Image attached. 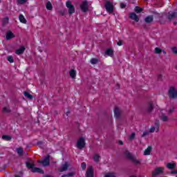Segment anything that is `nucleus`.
<instances>
[{"label":"nucleus","instance_id":"1","mask_svg":"<svg viewBox=\"0 0 177 177\" xmlns=\"http://www.w3.org/2000/svg\"><path fill=\"white\" fill-rule=\"evenodd\" d=\"M124 156H126V157H127V158H129V160H131V161H132V162H134L136 164V165H139V164H140V161H142L140 160L136 159V158L133 157V156H132V153L128 151H126L124 152Z\"/></svg>","mask_w":177,"mask_h":177},{"label":"nucleus","instance_id":"2","mask_svg":"<svg viewBox=\"0 0 177 177\" xmlns=\"http://www.w3.org/2000/svg\"><path fill=\"white\" fill-rule=\"evenodd\" d=\"M169 97L170 99H177V89L176 87L171 86L168 91Z\"/></svg>","mask_w":177,"mask_h":177},{"label":"nucleus","instance_id":"3","mask_svg":"<svg viewBox=\"0 0 177 177\" xmlns=\"http://www.w3.org/2000/svg\"><path fill=\"white\" fill-rule=\"evenodd\" d=\"M66 8H68V15H73V13H75V8L73 5V3H71V1H66Z\"/></svg>","mask_w":177,"mask_h":177},{"label":"nucleus","instance_id":"4","mask_svg":"<svg viewBox=\"0 0 177 177\" xmlns=\"http://www.w3.org/2000/svg\"><path fill=\"white\" fill-rule=\"evenodd\" d=\"M76 147L80 150H82V149L85 147V138H84L83 137L79 138V140H77Z\"/></svg>","mask_w":177,"mask_h":177},{"label":"nucleus","instance_id":"5","mask_svg":"<svg viewBox=\"0 0 177 177\" xmlns=\"http://www.w3.org/2000/svg\"><path fill=\"white\" fill-rule=\"evenodd\" d=\"M161 174H164V167H156L152 171V177L158 176V175H161Z\"/></svg>","mask_w":177,"mask_h":177},{"label":"nucleus","instance_id":"6","mask_svg":"<svg viewBox=\"0 0 177 177\" xmlns=\"http://www.w3.org/2000/svg\"><path fill=\"white\" fill-rule=\"evenodd\" d=\"M50 156L49 155H47L43 160H37V162H39V164H43V167H48V165L50 164Z\"/></svg>","mask_w":177,"mask_h":177},{"label":"nucleus","instance_id":"7","mask_svg":"<svg viewBox=\"0 0 177 177\" xmlns=\"http://www.w3.org/2000/svg\"><path fill=\"white\" fill-rule=\"evenodd\" d=\"M105 9L108 13H113L114 11V7L110 1H106L105 3Z\"/></svg>","mask_w":177,"mask_h":177},{"label":"nucleus","instance_id":"8","mask_svg":"<svg viewBox=\"0 0 177 177\" xmlns=\"http://www.w3.org/2000/svg\"><path fill=\"white\" fill-rule=\"evenodd\" d=\"M155 131L156 132H158V131H160V121H156L155 122V126H152L149 130V133H153V132H155Z\"/></svg>","mask_w":177,"mask_h":177},{"label":"nucleus","instance_id":"9","mask_svg":"<svg viewBox=\"0 0 177 177\" xmlns=\"http://www.w3.org/2000/svg\"><path fill=\"white\" fill-rule=\"evenodd\" d=\"M167 17L168 20H169V21H171L172 20H175V19L177 18V12L170 11L168 12Z\"/></svg>","mask_w":177,"mask_h":177},{"label":"nucleus","instance_id":"10","mask_svg":"<svg viewBox=\"0 0 177 177\" xmlns=\"http://www.w3.org/2000/svg\"><path fill=\"white\" fill-rule=\"evenodd\" d=\"M86 177H93V167L89 166L86 172Z\"/></svg>","mask_w":177,"mask_h":177},{"label":"nucleus","instance_id":"11","mask_svg":"<svg viewBox=\"0 0 177 177\" xmlns=\"http://www.w3.org/2000/svg\"><path fill=\"white\" fill-rule=\"evenodd\" d=\"M80 8L82 10V12H86L88 10V2L83 1L80 5Z\"/></svg>","mask_w":177,"mask_h":177},{"label":"nucleus","instance_id":"12","mask_svg":"<svg viewBox=\"0 0 177 177\" xmlns=\"http://www.w3.org/2000/svg\"><path fill=\"white\" fill-rule=\"evenodd\" d=\"M67 169H68V163L66 162L59 168V172H64V171H67Z\"/></svg>","mask_w":177,"mask_h":177},{"label":"nucleus","instance_id":"13","mask_svg":"<svg viewBox=\"0 0 177 177\" xmlns=\"http://www.w3.org/2000/svg\"><path fill=\"white\" fill-rule=\"evenodd\" d=\"M129 17L130 19H131V20H134V21H137V22L139 21V17L135 12H131L130 14Z\"/></svg>","mask_w":177,"mask_h":177},{"label":"nucleus","instance_id":"14","mask_svg":"<svg viewBox=\"0 0 177 177\" xmlns=\"http://www.w3.org/2000/svg\"><path fill=\"white\" fill-rule=\"evenodd\" d=\"M160 120H162V121H163V122H167V121H168L169 118L168 116L164 113V110L162 111V115L160 116Z\"/></svg>","mask_w":177,"mask_h":177},{"label":"nucleus","instance_id":"15","mask_svg":"<svg viewBox=\"0 0 177 177\" xmlns=\"http://www.w3.org/2000/svg\"><path fill=\"white\" fill-rule=\"evenodd\" d=\"M153 20H154V17H153V15H149L147 16L145 19V23H147V24L152 23Z\"/></svg>","mask_w":177,"mask_h":177},{"label":"nucleus","instance_id":"16","mask_svg":"<svg viewBox=\"0 0 177 177\" xmlns=\"http://www.w3.org/2000/svg\"><path fill=\"white\" fill-rule=\"evenodd\" d=\"M24 50H26V48L24 46H21L19 49L16 50V55H23L24 53Z\"/></svg>","mask_w":177,"mask_h":177},{"label":"nucleus","instance_id":"17","mask_svg":"<svg viewBox=\"0 0 177 177\" xmlns=\"http://www.w3.org/2000/svg\"><path fill=\"white\" fill-rule=\"evenodd\" d=\"M32 172L33 173H37V174H44V170H42L41 168L39 167H35L32 169Z\"/></svg>","mask_w":177,"mask_h":177},{"label":"nucleus","instance_id":"18","mask_svg":"<svg viewBox=\"0 0 177 177\" xmlns=\"http://www.w3.org/2000/svg\"><path fill=\"white\" fill-rule=\"evenodd\" d=\"M114 114H115V117H116V118H118L120 117V115L121 114V111L120 110V108H118V107L115 108Z\"/></svg>","mask_w":177,"mask_h":177},{"label":"nucleus","instance_id":"19","mask_svg":"<svg viewBox=\"0 0 177 177\" xmlns=\"http://www.w3.org/2000/svg\"><path fill=\"white\" fill-rule=\"evenodd\" d=\"M152 148L151 147H148L144 151V156H150V153H151Z\"/></svg>","mask_w":177,"mask_h":177},{"label":"nucleus","instance_id":"20","mask_svg":"<svg viewBox=\"0 0 177 177\" xmlns=\"http://www.w3.org/2000/svg\"><path fill=\"white\" fill-rule=\"evenodd\" d=\"M46 8L47 10H53V6H52V3H50V1H48L46 3Z\"/></svg>","mask_w":177,"mask_h":177},{"label":"nucleus","instance_id":"21","mask_svg":"<svg viewBox=\"0 0 177 177\" xmlns=\"http://www.w3.org/2000/svg\"><path fill=\"white\" fill-rule=\"evenodd\" d=\"M69 75L71 77V78H75V76L77 75V72L74 69H71L69 72Z\"/></svg>","mask_w":177,"mask_h":177},{"label":"nucleus","instance_id":"22","mask_svg":"<svg viewBox=\"0 0 177 177\" xmlns=\"http://www.w3.org/2000/svg\"><path fill=\"white\" fill-rule=\"evenodd\" d=\"M12 38H15V35L12 32H8L6 35V39H12Z\"/></svg>","mask_w":177,"mask_h":177},{"label":"nucleus","instance_id":"23","mask_svg":"<svg viewBox=\"0 0 177 177\" xmlns=\"http://www.w3.org/2000/svg\"><path fill=\"white\" fill-rule=\"evenodd\" d=\"M19 19L21 23H24V24H26V23H27V20H26V18H24V16H23V15H20Z\"/></svg>","mask_w":177,"mask_h":177},{"label":"nucleus","instance_id":"24","mask_svg":"<svg viewBox=\"0 0 177 177\" xmlns=\"http://www.w3.org/2000/svg\"><path fill=\"white\" fill-rule=\"evenodd\" d=\"M152 111H153V102H149L148 107L147 109V111L148 113H151Z\"/></svg>","mask_w":177,"mask_h":177},{"label":"nucleus","instance_id":"25","mask_svg":"<svg viewBox=\"0 0 177 177\" xmlns=\"http://www.w3.org/2000/svg\"><path fill=\"white\" fill-rule=\"evenodd\" d=\"M175 167H176V163H167V168H168L169 169H174Z\"/></svg>","mask_w":177,"mask_h":177},{"label":"nucleus","instance_id":"26","mask_svg":"<svg viewBox=\"0 0 177 177\" xmlns=\"http://www.w3.org/2000/svg\"><path fill=\"white\" fill-rule=\"evenodd\" d=\"M105 53L108 55V56H113V55H114V52L113 51L112 49L109 48L106 50Z\"/></svg>","mask_w":177,"mask_h":177},{"label":"nucleus","instance_id":"27","mask_svg":"<svg viewBox=\"0 0 177 177\" xmlns=\"http://www.w3.org/2000/svg\"><path fill=\"white\" fill-rule=\"evenodd\" d=\"M28 0H17V5H24V3H27Z\"/></svg>","mask_w":177,"mask_h":177},{"label":"nucleus","instance_id":"28","mask_svg":"<svg viewBox=\"0 0 177 177\" xmlns=\"http://www.w3.org/2000/svg\"><path fill=\"white\" fill-rule=\"evenodd\" d=\"M75 175V172L68 173L67 174H64L62 177H73Z\"/></svg>","mask_w":177,"mask_h":177},{"label":"nucleus","instance_id":"29","mask_svg":"<svg viewBox=\"0 0 177 177\" xmlns=\"http://www.w3.org/2000/svg\"><path fill=\"white\" fill-rule=\"evenodd\" d=\"M24 96L28 99H32V95L30 94L28 92L25 91L24 93Z\"/></svg>","mask_w":177,"mask_h":177},{"label":"nucleus","instance_id":"30","mask_svg":"<svg viewBox=\"0 0 177 177\" xmlns=\"http://www.w3.org/2000/svg\"><path fill=\"white\" fill-rule=\"evenodd\" d=\"M24 152V150L23 149V148L19 147L17 149V153H18L19 156H22Z\"/></svg>","mask_w":177,"mask_h":177},{"label":"nucleus","instance_id":"31","mask_svg":"<svg viewBox=\"0 0 177 177\" xmlns=\"http://www.w3.org/2000/svg\"><path fill=\"white\" fill-rule=\"evenodd\" d=\"M26 167L28 168H30L31 169H33V168H35V165L34 163L27 162Z\"/></svg>","mask_w":177,"mask_h":177},{"label":"nucleus","instance_id":"32","mask_svg":"<svg viewBox=\"0 0 177 177\" xmlns=\"http://www.w3.org/2000/svg\"><path fill=\"white\" fill-rule=\"evenodd\" d=\"M143 11V8H140V7H139V6H136V8H135V12H136V13H140V12H142Z\"/></svg>","mask_w":177,"mask_h":177},{"label":"nucleus","instance_id":"33","mask_svg":"<svg viewBox=\"0 0 177 177\" xmlns=\"http://www.w3.org/2000/svg\"><path fill=\"white\" fill-rule=\"evenodd\" d=\"M2 139H3V140H12V137L8 135H4L2 136Z\"/></svg>","mask_w":177,"mask_h":177},{"label":"nucleus","instance_id":"34","mask_svg":"<svg viewBox=\"0 0 177 177\" xmlns=\"http://www.w3.org/2000/svg\"><path fill=\"white\" fill-rule=\"evenodd\" d=\"M7 60L10 63H13L15 62V59H13V56L12 55H9L8 57H7Z\"/></svg>","mask_w":177,"mask_h":177},{"label":"nucleus","instance_id":"35","mask_svg":"<svg viewBox=\"0 0 177 177\" xmlns=\"http://www.w3.org/2000/svg\"><path fill=\"white\" fill-rule=\"evenodd\" d=\"M90 62L91 64H97L99 60L96 58H92Z\"/></svg>","mask_w":177,"mask_h":177},{"label":"nucleus","instance_id":"36","mask_svg":"<svg viewBox=\"0 0 177 177\" xmlns=\"http://www.w3.org/2000/svg\"><path fill=\"white\" fill-rule=\"evenodd\" d=\"M174 111H175V107L171 106V107L169 109V111H167V114H168L169 115H171V114H172V113H174Z\"/></svg>","mask_w":177,"mask_h":177},{"label":"nucleus","instance_id":"37","mask_svg":"<svg viewBox=\"0 0 177 177\" xmlns=\"http://www.w3.org/2000/svg\"><path fill=\"white\" fill-rule=\"evenodd\" d=\"M100 158V156L98 154H95L93 157L94 161H95V162H99Z\"/></svg>","mask_w":177,"mask_h":177},{"label":"nucleus","instance_id":"38","mask_svg":"<svg viewBox=\"0 0 177 177\" xmlns=\"http://www.w3.org/2000/svg\"><path fill=\"white\" fill-rule=\"evenodd\" d=\"M104 177H115V174L114 173H107L105 174Z\"/></svg>","mask_w":177,"mask_h":177},{"label":"nucleus","instance_id":"39","mask_svg":"<svg viewBox=\"0 0 177 177\" xmlns=\"http://www.w3.org/2000/svg\"><path fill=\"white\" fill-rule=\"evenodd\" d=\"M8 23H9V18H8V17L4 18L3 20V25L6 26V24H8Z\"/></svg>","mask_w":177,"mask_h":177},{"label":"nucleus","instance_id":"40","mask_svg":"<svg viewBox=\"0 0 177 177\" xmlns=\"http://www.w3.org/2000/svg\"><path fill=\"white\" fill-rule=\"evenodd\" d=\"M161 52H162V50H161L160 48L156 47L155 48V53L160 55V53H161Z\"/></svg>","mask_w":177,"mask_h":177},{"label":"nucleus","instance_id":"41","mask_svg":"<svg viewBox=\"0 0 177 177\" xmlns=\"http://www.w3.org/2000/svg\"><path fill=\"white\" fill-rule=\"evenodd\" d=\"M3 113H10V109L8 106L3 109Z\"/></svg>","mask_w":177,"mask_h":177},{"label":"nucleus","instance_id":"42","mask_svg":"<svg viewBox=\"0 0 177 177\" xmlns=\"http://www.w3.org/2000/svg\"><path fill=\"white\" fill-rule=\"evenodd\" d=\"M136 135V134L135 133H132L131 135L129 136V140H133V139H135Z\"/></svg>","mask_w":177,"mask_h":177},{"label":"nucleus","instance_id":"43","mask_svg":"<svg viewBox=\"0 0 177 177\" xmlns=\"http://www.w3.org/2000/svg\"><path fill=\"white\" fill-rule=\"evenodd\" d=\"M81 167L83 169V171H85V169H86V163L82 162L81 165Z\"/></svg>","mask_w":177,"mask_h":177},{"label":"nucleus","instance_id":"44","mask_svg":"<svg viewBox=\"0 0 177 177\" xmlns=\"http://www.w3.org/2000/svg\"><path fill=\"white\" fill-rule=\"evenodd\" d=\"M171 50L174 55H177V48L176 47H171Z\"/></svg>","mask_w":177,"mask_h":177},{"label":"nucleus","instance_id":"45","mask_svg":"<svg viewBox=\"0 0 177 177\" xmlns=\"http://www.w3.org/2000/svg\"><path fill=\"white\" fill-rule=\"evenodd\" d=\"M149 133H150V131H144L141 136L142 138H145V136H147Z\"/></svg>","mask_w":177,"mask_h":177},{"label":"nucleus","instance_id":"46","mask_svg":"<svg viewBox=\"0 0 177 177\" xmlns=\"http://www.w3.org/2000/svg\"><path fill=\"white\" fill-rule=\"evenodd\" d=\"M126 7H127V5L125 3H120V8L122 9H124V8H126Z\"/></svg>","mask_w":177,"mask_h":177},{"label":"nucleus","instance_id":"47","mask_svg":"<svg viewBox=\"0 0 177 177\" xmlns=\"http://www.w3.org/2000/svg\"><path fill=\"white\" fill-rule=\"evenodd\" d=\"M117 45H118V46H122V41L121 40H120L118 43Z\"/></svg>","mask_w":177,"mask_h":177},{"label":"nucleus","instance_id":"48","mask_svg":"<svg viewBox=\"0 0 177 177\" xmlns=\"http://www.w3.org/2000/svg\"><path fill=\"white\" fill-rule=\"evenodd\" d=\"M158 80H159V81H161V80H162V75H158Z\"/></svg>","mask_w":177,"mask_h":177},{"label":"nucleus","instance_id":"49","mask_svg":"<svg viewBox=\"0 0 177 177\" xmlns=\"http://www.w3.org/2000/svg\"><path fill=\"white\" fill-rule=\"evenodd\" d=\"M59 14L61 15V16H64V10L59 11Z\"/></svg>","mask_w":177,"mask_h":177},{"label":"nucleus","instance_id":"50","mask_svg":"<svg viewBox=\"0 0 177 177\" xmlns=\"http://www.w3.org/2000/svg\"><path fill=\"white\" fill-rule=\"evenodd\" d=\"M119 145H124V142H122V141H119Z\"/></svg>","mask_w":177,"mask_h":177},{"label":"nucleus","instance_id":"51","mask_svg":"<svg viewBox=\"0 0 177 177\" xmlns=\"http://www.w3.org/2000/svg\"><path fill=\"white\" fill-rule=\"evenodd\" d=\"M171 174H177L176 171H171Z\"/></svg>","mask_w":177,"mask_h":177},{"label":"nucleus","instance_id":"52","mask_svg":"<svg viewBox=\"0 0 177 177\" xmlns=\"http://www.w3.org/2000/svg\"><path fill=\"white\" fill-rule=\"evenodd\" d=\"M117 88H116V89H119L120 88V84H117Z\"/></svg>","mask_w":177,"mask_h":177},{"label":"nucleus","instance_id":"53","mask_svg":"<svg viewBox=\"0 0 177 177\" xmlns=\"http://www.w3.org/2000/svg\"><path fill=\"white\" fill-rule=\"evenodd\" d=\"M173 24H174V26H176L177 21H174V22L173 23Z\"/></svg>","mask_w":177,"mask_h":177},{"label":"nucleus","instance_id":"54","mask_svg":"<svg viewBox=\"0 0 177 177\" xmlns=\"http://www.w3.org/2000/svg\"><path fill=\"white\" fill-rule=\"evenodd\" d=\"M68 114H70V112L69 111L66 112V115H68Z\"/></svg>","mask_w":177,"mask_h":177},{"label":"nucleus","instance_id":"55","mask_svg":"<svg viewBox=\"0 0 177 177\" xmlns=\"http://www.w3.org/2000/svg\"><path fill=\"white\" fill-rule=\"evenodd\" d=\"M163 53H164V55H167V52H165L164 50H163Z\"/></svg>","mask_w":177,"mask_h":177},{"label":"nucleus","instance_id":"56","mask_svg":"<svg viewBox=\"0 0 177 177\" xmlns=\"http://www.w3.org/2000/svg\"><path fill=\"white\" fill-rule=\"evenodd\" d=\"M41 142H38L37 145H41Z\"/></svg>","mask_w":177,"mask_h":177},{"label":"nucleus","instance_id":"57","mask_svg":"<svg viewBox=\"0 0 177 177\" xmlns=\"http://www.w3.org/2000/svg\"><path fill=\"white\" fill-rule=\"evenodd\" d=\"M15 177H21L20 176H15Z\"/></svg>","mask_w":177,"mask_h":177}]
</instances>
